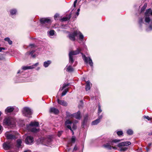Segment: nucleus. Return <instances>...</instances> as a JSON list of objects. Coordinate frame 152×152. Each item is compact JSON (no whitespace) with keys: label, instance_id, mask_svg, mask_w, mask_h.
Here are the masks:
<instances>
[{"label":"nucleus","instance_id":"f704fd0d","mask_svg":"<svg viewBox=\"0 0 152 152\" xmlns=\"http://www.w3.org/2000/svg\"><path fill=\"white\" fill-rule=\"evenodd\" d=\"M147 6V4L146 3H145L144 5L143 6L142 8L141 9V12H143L145 9H146Z\"/></svg>","mask_w":152,"mask_h":152},{"label":"nucleus","instance_id":"f257e3e1","mask_svg":"<svg viewBox=\"0 0 152 152\" xmlns=\"http://www.w3.org/2000/svg\"><path fill=\"white\" fill-rule=\"evenodd\" d=\"M75 37H78L79 39L83 42L84 36L83 34L78 30H75L74 32L70 33L68 35L69 39L73 41L75 40Z\"/></svg>","mask_w":152,"mask_h":152},{"label":"nucleus","instance_id":"39448f33","mask_svg":"<svg viewBox=\"0 0 152 152\" xmlns=\"http://www.w3.org/2000/svg\"><path fill=\"white\" fill-rule=\"evenodd\" d=\"M152 15V10L151 9L147 10L145 14V21L147 23H149L151 21L149 16Z\"/></svg>","mask_w":152,"mask_h":152},{"label":"nucleus","instance_id":"e2e57ef3","mask_svg":"<svg viewBox=\"0 0 152 152\" xmlns=\"http://www.w3.org/2000/svg\"><path fill=\"white\" fill-rule=\"evenodd\" d=\"M2 128V126L1 125H0V131L1 130Z\"/></svg>","mask_w":152,"mask_h":152},{"label":"nucleus","instance_id":"ddd939ff","mask_svg":"<svg viewBox=\"0 0 152 152\" xmlns=\"http://www.w3.org/2000/svg\"><path fill=\"white\" fill-rule=\"evenodd\" d=\"M131 144V142H130L129 141H126L119 143L117 145V146L118 147H121L124 146H127Z\"/></svg>","mask_w":152,"mask_h":152},{"label":"nucleus","instance_id":"9d476101","mask_svg":"<svg viewBox=\"0 0 152 152\" xmlns=\"http://www.w3.org/2000/svg\"><path fill=\"white\" fill-rule=\"evenodd\" d=\"M34 141L33 138L31 136H28L26 138L25 142L27 144L31 145Z\"/></svg>","mask_w":152,"mask_h":152},{"label":"nucleus","instance_id":"680f3d73","mask_svg":"<svg viewBox=\"0 0 152 152\" xmlns=\"http://www.w3.org/2000/svg\"><path fill=\"white\" fill-rule=\"evenodd\" d=\"M79 15V12H76V15L77 16L78 15Z\"/></svg>","mask_w":152,"mask_h":152},{"label":"nucleus","instance_id":"393cba45","mask_svg":"<svg viewBox=\"0 0 152 152\" xmlns=\"http://www.w3.org/2000/svg\"><path fill=\"white\" fill-rule=\"evenodd\" d=\"M71 17V15H67L66 16L64 17L61 19L63 21H66L69 20Z\"/></svg>","mask_w":152,"mask_h":152},{"label":"nucleus","instance_id":"de8ad7c7","mask_svg":"<svg viewBox=\"0 0 152 152\" xmlns=\"http://www.w3.org/2000/svg\"><path fill=\"white\" fill-rule=\"evenodd\" d=\"M139 23L140 24H141L142 23H143V19L142 18H140L139 21Z\"/></svg>","mask_w":152,"mask_h":152},{"label":"nucleus","instance_id":"c85d7f7f","mask_svg":"<svg viewBox=\"0 0 152 152\" xmlns=\"http://www.w3.org/2000/svg\"><path fill=\"white\" fill-rule=\"evenodd\" d=\"M66 114L67 117L68 118H73V114H71L69 112L67 111L66 112Z\"/></svg>","mask_w":152,"mask_h":152},{"label":"nucleus","instance_id":"a211bd4d","mask_svg":"<svg viewBox=\"0 0 152 152\" xmlns=\"http://www.w3.org/2000/svg\"><path fill=\"white\" fill-rule=\"evenodd\" d=\"M57 102L58 104L63 106H65L67 105L65 101L62 100H60L58 98L57 99Z\"/></svg>","mask_w":152,"mask_h":152},{"label":"nucleus","instance_id":"f3484780","mask_svg":"<svg viewBox=\"0 0 152 152\" xmlns=\"http://www.w3.org/2000/svg\"><path fill=\"white\" fill-rule=\"evenodd\" d=\"M91 85L92 84L89 81H88L86 82L85 89L86 91L90 90L91 88Z\"/></svg>","mask_w":152,"mask_h":152},{"label":"nucleus","instance_id":"ea45409f","mask_svg":"<svg viewBox=\"0 0 152 152\" xmlns=\"http://www.w3.org/2000/svg\"><path fill=\"white\" fill-rule=\"evenodd\" d=\"M68 91V89L65 90L61 94V96H63L66 94L67 92Z\"/></svg>","mask_w":152,"mask_h":152},{"label":"nucleus","instance_id":"4be33fe9","mask_svg":"<svg viewBox=\"0 0 152 152\" xmlns=\"http://www.w3.org/2000/svg\"><path fill=\"white\" fill-rule=\"evenodd\" d=\"M29 126H39V123L37 122H31L29 125H28Z\"/></svg>","mask_w":152,"mask_h":152},{"label":"nucleus","instance_id":"c9c22d12","mask_svg":"<svg viewBox=\"0 0 152 152\" xmlns=\"http://www.w3.org/2000/svg\"><path fill=\"white\" fill-rule=\"evenodd\" d=\"M88 118V116L87 115H86L84 116L83 119V123L85 124L87 121Z\"/></svg>","mask_w":152,"mask_h":152},{"label":"nucleus","instance_id":"09e8293b","mask_svg":"<svg viewBox=\"0 0 152 152\" xmlns=\"http://www.w3.org/2000/svg\"><path fill=\"white\" fill-rule=\"evenodd\" d=\"M76 129V125L74 124H73V125L72 127V129L74 130H75Z\"/></svg>","mask_w":152,"mask_h":152},{"label":"nucleus","instance_id":"a19ab883","mask_svg":"<svg viewBox=\"0 0 152 152\" xmlns=\"http://www.w3.org/2000/svg\"><path fill=\"white\" fill-rule=\"evenodd\" d=\"M117 134L119 136L122 135L123 134V132L122 131H117L116 132Z\"/></svg>","mask_w":152,"mask_h":152},{"label":"nucleus","instance_id":"c756f323","mask_svg":"<svg viewBox=\"0 0 152 152\" xmlns=\"http://www.w3.org/2000/svg\"><path fill=\"white\" fill-rule=\"evenodd\" d=\"M4 40L8 42V43L10 45H11L12 43V42L11 41L10 38L9 37H6L4 39Z\"/></svg>","mask_w":152,"mask_h":152},{"label":"nucleus","instance_id":"7c9ffc66","mask_svg":"<svg viewBox=\"0 0 152 152\" xmlns=\"http://www.w3.org/2000/svg\"><path fill=\"white\" fill-rule=\"evenodd\" d=\"M17 10L16 9H15L11 10H10V14L12 15H13L15 14Z\"/></svg>","mask_w":152,"mask_h":152},{"label":"nucleus","instance_id":"338daca9","mask_svg":"<svg viewBox=\"0 0 152 152\" xmlns=\"http://www.w3.org/2000/svg\"><path fill=\"white\" fill-rule=\"evenodd\" d=\"M2 113L0 111V116L1 115Z\"/></svg>","mask_w":152,"mask_h":152},{"label":"nucleus","instance_id":"6e6552de","mask_svg":"<svg viewBox=\"0 0 152 152\" xmlns=\"http://www.w3.org/2000/svg\"><path fill=\"white\" fill-rule=\"evenodd\" d=\"M81 54H82V57L85 62L86 63H88L91 66H93V63L90 57H87L85 55L83 54L82 53H81Z\"/></svg>","mask_w":152,"mask_h":152},{"label":"nucleus","instance_id":"69168bd1","mask_svg":"<svg viewBox=\"0 0 152 152\" xmlns=\"http://www.w3.org/2000/svg\"><path fill=\"white\" fill-rule=\"evenodd\" d=\"M20 72V70H19L17 72V73L18 74V73H19Z\"/></svg>","mask_w":152,"mask_h":152},{"label":"nucleus","instance_id":"2f4dec72","mask_svg":"<svg viewBox=\"0 0 152 152\" xmlns=\"http://www.w3.org/2000/svg\"><path fill=\"white\" fill-rule=\"evenodd\" d=\"M100 122L99 119H96L95 120L93 121L91 123L92 125H96L97 124Z\"/></svg>","mask_w":152,"mask_h":152},{"label":"nucleus","instance_id":"5fc2aeb1","mask_svg":"<svg viewBox=\"0 0 152 152\" xmlns=\"http://www.w3.org/2000/svg\"><path fill=\"white\" fill-rule=\"evenodd\" d=\"M77 146L75 145L73 151H75L77 150Z\"/></svg>","mask_w":152,"mask_h":152},{"label":"nucleus","instance_id":"5701e85b","mask_svg":"<svg viewBox=\"0 0 152 152\" xmlns=\"http://www.w3.org/2000/svg\"><path fill=\"white\" fill-rule=\"evenodd\" d=\"M35 50H32L30 52H27V54H28L31 55V56L33 58H35L36 56L37 55L34 54V53L35 52Z\"/></svg>","mask_w":152,"mask_h":152},{"label":"nucleus","instance_id":"6ab92c4d","mask_svg":"<svg viewBox=\"0 0 152 152\" xmlns=\"http://www.w3.org/2000/svg\"><path fill=\"white\" fill-rule=\"evenodd\" d=\"M22 143V140H21L18 139L17 140L16 142V146L18 148H22L21 144Z\"/></svg>","mask_w":152,"mask_h":152},{"label":"nucleus","instance_id":"37998d69","mask_svg":"<svg viewBox=\"0 0 152 152\" xmlns=\"http://www.w3.org/2000/svg\"><path fill=\"white\" fill-rule=\"evenodd\" d=\"M143 117L147 119L148 120H151L152 119L151 118L149 117L148 116H144Z\"/></svg>","mask_w":152,"mask_h":152},{"label":"nucleus","instance_id":"b1692460","mask_svg":"<svg viewBox=\"0 0 152 152\" xmlns=\"http://www.w3.org/2000/svg\"><path fill=\"white\" fill-rule=\"evenodd\" d=\"M51 63V61L50 60L45 61L44 63L43 66L45 67H47Z\"/></svg>","mask_w":152,"mask_h":152},{"label":"nucleus","instance_id":"58836bf2","mask_svg":"<svg viewBox=\"0 0 152 152\" xmlns=\"http://www.w3.org/2000/svg\"><path fill=\"white\" fill-rule=\"evenodd\" d=\"M55 31L53 30H51L49 32V35L50 36H53L54 34Z\"/></svg>","mask_w":152,"mask_h":152},{"label":"nucleus","instance_id":"bf43d9fd","mask_svg":"<svg viewBox=\"0 0 152 152\" xmlns=\"http://www.w3.org/2000/svg\"><path fill=\"white\" fill-rule=\"evenodd\" d=\"M152 135V132H151V133H149L148 134V135Z\"/></svg>","mask_w":152,"mask_h":152},{"label":"nucleus","instance_id":"dca6fc26","mask_svg":"<svg viewBox=\"0 0 152 152\" xmlns=\"http://www.w3.org/2000/svg\"><path fill=\"white\" fill-rule=\"evenodd\" d=\"M14 110L13 107H8L5 110V113L7 114L8 113L12 112Z\"/></svg>","mask_w":152,"mask_h":152},{"label":"nucleus","instance_id":"2eb2a0df","mask_svg":"<svg viewBox=\"0 0 152 152\" xmlns=\"http://www.w3.org/2000/svg\"><path fill=\"white\" fill-rule=\"evenodd\" d=\"M49 111L50 113H53L56 114H58L59 113L58 110L54 107L50 108Z\"/></svg>","mask_w":152,"mask_h":152},{"label":"nucleus","instance_id":"f03ea898","mask_svg":"<svg viewBox=\"0 0 152 152\" xmlns=\"http://www.w3.org/2000/svg\"><path fill=\"white\" fill-rule=\"evenodd\" d=\"M4 124L10 127H14L15 126L16 120L13 118L8 117L5 118L3 121Z\"/></svg>","mask_w":152,"mask_h":152},{"label":"nucleus","instance_id":"c03bdc74","mask_svg":"<svg viewBox=\"0 0 152 152\" xmlns=\"http://www.w3.org/2000/svg\"><path fill=\"white\" fill-rule=\"evenodd\" d=\"M59 16V15L58 14H56L54 16V19L55 20H58V19H57V18Z\"/></svg>","mask_w":152,"mask_h":152},{"label":"nucleus","instance_id":"774afa93","mask_svg":"<svg viewBox=\"0 0 152 152\" xmlns=\"http://www.w3.org/2000/svg\"><path fill=\"white\" fill-rule=\"evenodd\" d=\"M39 69H40V68H39V67H38V68H37V70H39Z\"/></svg>","mask_w":152,"mask_h":152},{"label":"nucleus","instance_id":"3c124183","mask_svg":"<svg viewBox=\"0 0 152 152\" xmlns=\"http://www.w3.org/2000/svg\"><path fill=\"white\" fill-rule=\"evenodd\" d=\"M29 46L30 47H31V48L34 47L35 46V45L34 44H30L29 45Z\"/></svg>","mask_w":152,"mask_h":152},{"label":"nucleus","instance_id":"a18cd8bd","mask_svg":"<svg viewBox=\"0 0 152 152\" xmlns=\"http://www.w3.org/2000/svg\"><path fill=\"white\" fill-rule=\"evenodd\" d=\"M22 69H23L24 70H26L28 69V66H23L22 67Z\"/></svg>","mask_w":152,"mask_h":152},{"label":"nucleus","instance_id":"20e7f679","mask_svg":"<svg viewBox=\"0 0 152 152\" xmlns=\"http://www.w3.org/2000/svg\"><path fill=\"white\" fill-rule=\"evenodd\" d=\"M80 51V50L79 49L77 48L75 51H71L69 52V63L72 64L74 62L72 56L78 54Z\"/></svg>","mask_w":152,"mask_h":152},{"label":"nucleus","instance_id":"f8f14e48","mask_svg":"<svg viewBox=\"0 0 152 152\" xmlns=\"http://www.w3.org/2000/svg\"><path fill=\"white\" fill-rule=\"evenodd\" d=\"M12 145L11 143L9 142H6L4 143L3 145V147L5 150L9 149L11 147Z\"/></svg>","mask_w":152,"mask_h":152},{"label":"nucleus","instance_id":"a878e982","mask_svg":"<svg viewBox=\"0 0 152 152\" xmlns=\"http://www.w3.org/2000/svg\"><path fill=\"white\" fill-rule=\"evenodd\" d=\"M66 71L68 72H72L73 71V68L71 66H66Z\"/></svg>","mask_w":152,"mask_h":152},{"label":"nucleus","instance_id":"603ef678","mask_svg":"<svg viewBox=\"0 0 152 152\" xmlns=\"http://www.w3.org/2000/svg\"><path fill=\"white\" fill-rule=\"evenodd\" d=\"M102 115H101L99 116L98 118L97 119H99V121L100 122L101 120L102 119Z\"/></svg>","mask_w":152,"mask_h":152},{"label":"nucleus","instance_id":"9b49d317","mask_svg":"<svg viewBox=\"0 0 152 152\" xmlns=\"http://www.w3.org/2000/svg\"><path fill=\"white\" fill-rule=\"evenodd\" d=\"M72 122L69 120H67L65 122V126L68 129H70L72 131V135L74 134V132L72 129L71 126L72 124Z\"/></svg>","mask_w":152,"mask_h":152},{"label":"nucleus","instance_id":"72a5a7b5","mask_svg":"<svg viewBox=\"0 0 152 152\" xmlns=\"http://www.w3.org/2000/svg\"><path fill=\"white\" fill-rule=\"evenodd\" d=\"M152 30V19L151 21V23L150 25L149 26L148 28H147L146 30L147 31H149Z\"/></svg>","mask_w":152,"mask_h":152},{"label":"nucleus","instance_id":"1a4fd4ad","mask_svg":"<svg viewBox=\"0 0 152 152\" xmlns=\"http://www.w3.org/2000/svg\"><path fill=\"white\" fill-rule=\"evenodd\" d=\"M40 22L41 24L47 25L51 23V20L48 18H43L40 19Z\"/></svg>","mask_w":152,"mask_h":152},{"label":"nucleus","instance_id":"473e14b6","mask_svg":"<svg viewBox=\"0 0 152 152\" xmlns=\"http://www.w3.org/2000/svg\"><path fill=\"white\" fill-rule=\"evenodd\" d=\"M69 85V83H67L66 84H64L63 87L62 88H60L59 90H62L66 88V87L68 86Z\"/></svg>","mask_w":152,"mask_h":152},{"label":"nucleus","instance_id":"49530a36","mask_svg":"<svg viewBox=\"0 0 152 152\" xmlns=\"http://www.w3.org/2000/svg\"><path fill=\"white\" fill-rule=\"evenodd\" d=\"M62 132V131H59L58 132V136L59 137H60Z\"/></svg>","mask_w":152,"mask_h":152},{"label":"nucleus","instance_id":"e433bc0d","mask_svg":"<svg viewBox=\"0 0 152 152\" xmlns=\"http://www.w3.org/2000/svg\"><path fill=\"white\" fill-rule=\"evenodd\" d=\"M120 148V151H126L127 149V148L126 147H123V146Z\"/></svg>","mask_w":152,"mask_h":152},{"label":"nucleus","instance_id":"7ed1b4c3","mask_svg":"<svg viewBox=\"0 0 152 152\" xmlns=\"http://www.w3.org/2000/svg\"><path fill=\"white\" fill-rule=\"evenodd\" d=\"M123 140V139H114L111 140L109 141L105 145H103L104 147L108 148L109 149H111V145H113V143H117L120 142L121 141Z\"/></svg>","mask_w":152,"mask_h":152},{"label":"nucleus","instance_id":"cd10ccee","mask_svg":"<svg viewBox=\"0 0 152 152\" xmlns=\"http://www.w3.org/2000/svg\"><path fill=\"white\" fill-rule=\"evenodd\" d=\"M39 65L38 63H37L34 64L32 65V66H28V69H32L34 68V67L37 66Z\"/></svg>","mask_w":152,"mask_h":152},{"label":"nucleus","instance_id":"864d4df0","mask_svg":"<svg viewBox=\"0 0 152 152\" xmlns=\"http://www.w3.org/2000/svg\"><path fill=\"white\" fill-rule=\"evenodd\" d=\"M6 49L4 48L0 47V52H1L2 50H5Z\"/></svg>","mask_w":152,"mask_h":152},{"label":"nucleus","instance_id":"052dcab7","mask_svg":"<svg viewBox=\"0 0 152 152\" xmlns=\"http://www.w3.org/2000/svg\"><path fill=\"white\" fill-rule=\"evenodd\" d=\"M111 148H113V149H116V148L115 147L112 146V147H111Z\"/></svg>","mask_w":152,"mask_h":152},{"label":"nucleus","instance_id":"0eeeda50","mask_svg":"<svg viewBox=\"0 0 152 152\" xmlns=\"http://www.w3.org/2000/svg\"><path fill=\"white\" fill-rule=\"evenodd\" d=\"M52 142V139L51 137L49 136L43 139L42 144L48 146L51 144Z\"/></svg>","mask_w":152,"mask_h":152},{"label":"nucleus","instance_id":"8fccbe9b","mask_svg":"<svg viewBox=\"0 0 152 152\" xmlns=\"http://www.w3.org/2000/svg\"><path fill=\"white\" fill-rule=\"evenodd\" d=\"M77 0H75L74 2V7L75 8L76 7V4L77 2Z\"/></svg>","mask_w":152,"mask_h":152},{"label":"nucleus","instance_id":"4d7b16f0","mask_svg":"<svg viewBox=\"0 0 152 152\" xmlns=\"http://www.w3.org/2000/svg\"><path fill=\"white\" fill-rule=\"evenodd\" d=\"M149 148H148V147H147L146 148V150L147 152L149 150Z\"/></svg>","mask_w":152,"mask_h":152},{"label":"nucleus","instance_id":"13d9d810","mask_svg":"<svg viewBox=\"0 0 152 152\" xmlns=\"http://www.w3.org/2000/svg\"><path fill=\"white\" fill-rule=\"evenodd\" d=\"M151 145V143H149L148 144V147H150Z\"/></svg>","mask_w":152,"mask_h":152},{"label":"nucleus","instance_id":"79ce46f5","mask_svg":"<svg viewBox=\"0 0 152 152\" xmlns=\"http://www.w3.org/2000/svg\"><path fill=\"white\" fill-rule=\"evenodd\" d=\"M102 112V110L101 109V106L99 104L98 105V114L101 113Z\"/></svg>","mask_w":152,"mask_h":152},{"label":"nucleus","instance_id":"0e129e2a","mask_svg":"<svg viewBox=\"0 0 152 152\" xmlns=\"http://www.w3.org/2000/svg\"><path fill=\"white\" fill-rule=\"evenodd\" d=\"M80 11V8H79L77 10V12H79Z\"/></svg>","mask_w":152,"mask_h":152},{"label":"nucleus","instance_id":"4468645a","mask_svg":"<svg viewBox=\"0 0 152 152\" xmlns=\"http://www.w3.org/2000/svg\"><path fill=\"white\" fill-rule=\"evenodd\" d=\"M26 126L27 129L32 132H37L39 131V129H37L34 127L29 126L28 125H27Z\"/></svg>","mask_w":152,"mask_h":152},{"label":"nucleus","instance_id":"4c0bfd02","mask_svg":"<svg viewBox=\"0 0 152 152\" xmlns=\"http://www.w3.org/2000/svg\"><path fill=\"white\" fill-rule=\"evenodd\" d=\"M127 133L128 134L131 135L133 134V131L131 129H129L127 131Z\"/></svg>","mask_w":152,"mask_h":152},{"label":"nucleus","instance_id":"423d86ee","mask_svg":"<svg viewBox=\"0 0 152 152\" xmlns=\"http://www.w3.org/2000/svg\"><path fill=\"white\" fill-rule=\"evenodd\" d=\"M22 112L24 115L28 117H30L32 113V110L28 107L24 108L22 110Z\"/></svg>","mask_w":152,"mask_h":152},{"label":"nucleus","instance_id":"aec40b11","mask_svg":"<svg viewBox=\"0 0 152 152\" xmlns=\"http://www.w3.org/2000/svg\"><path fill=\"white\" fill-rule=\"evenodd\" d=\"M76 140V138L75 136H73L71 138L70 141L68 143V146H71L72 144L71 145V143H74Z\"/></svg>","mask_w":152,"mask_h":152},{"label":"nucleus","instance_id":"6e6d98bb","mask_svg":"<svg viewBox=\"0 0 152 152\" xmlns=\"http://www.w3.org/2000/svg\"><path fill=\"white\" fill-rule=\"evenodd\" d=\"M24 152H31V151L30 150H27L25 151Z\"/></svg>","mask_w":152,"mask_h":152},{"label":"nucleus","instance_id":"bb28decb","mask_svg":"<svg viewBox=\"0 0 152 152\" xmlns=\"http://www.w3.org/2000/svg\"><path fill=\"white\" fill-rule=\"evenodd\" d=\"M6 137L8 139H14L15 138V135L11 134H7Z\"/></svg>","mask_w":152,"mask_h":152},{"label":"nucleus","instance_id":"412c9836","mask_svg":"<svg viewBox=\"0 0 152 152\" xmlns=\"http://www.w3.org/2000/svg\"><path fill=\"white\" fill-rule=\"evenodd\" d=\"M80 111H78L76 113H73V117H75L76 119H80Z\"/></svg>","mask_w":152,"mask_h":152}]
</instances>
